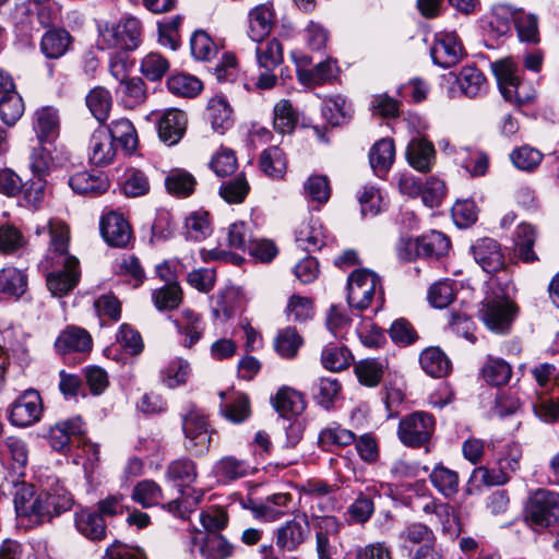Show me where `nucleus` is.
<instances>
[{
	"label": "nucleus",
	"mask_w": 559,
	"mask_h": 559,
	"mask_svg": "<svg viewBox=\"0 0 559 559\" xmlns=\"http://www.w3.org/2000/svg\"><path fill=\"white\" fill-rule=\"evenodd\" d=\"M121 100L126 108L133 109L147 98L145 83L140 78L128 79L120 86Z\"/></svg>",
	"instance_id": "obj_51"
},
{
	"label": "nucleus",
	"mask_w": 559,
	"mask_h": 559,
	"mask_svg": "<svg viewBox=\"0 0 559 559\" xmlns=\"http://www.w3.org/2000/svg\"><path fill=\"white\" fill-rule=\"evenodd\" d=\"M297 246L307 251L313 252L324 246V233L322 225L317 221L302 222L295 231Z\"/></svg>",
	"instance_id": "obj_31"
},
{
	"label": "nucleus",
	"mask_w": 559,
	"mask_h": 559,
	"mask_svg": "<svg viewBox=\"0 0 559 559\" xmlns=\"http://www.w3.org/2000/svg\"><path fill=\"white\" fill-rule=\"evenodd\" d=\"M92 346L93 341L90 333L78 326H68L59 334L55 342V348L60 355L90 353Z\"/></svg>",
	"instance_id": "obj_17"
},
{
	"label": "nucleus",
	"mask_w": 559,
	"mask_h": 559,
	"mask_svg": "<svg viewBox=\"0 0 559 559\" xmlns=\"http://www.w3.org/2000/svg\"><path fill=\"white\" fill-rule=\"evenodd\" d=\"M512 374L511 366L499 358H489L483 367V377L492 385L506 384Z\"/></svg>",
	"instance_id": "obj_57"
},
{
	"label": "nucleus",
	"mask_w": 559,
	"mask_h": 559,
	"mask_svg": "<svg viewBox=\"0 0 559 559\" xmlns=\"http://www.w3.org/2000/svg\"><path fill=\"white\" fill-rule=\"evenodd\" d=\"M86 105L93 116L103 122L108 118L111 108L110 93L104 87H95L86 96Z\"/></svg>",
	"instance_id": "obj_55"
},
{
	"label": "nucleus",
	"mask_w": 559,
	"mask_h": 559,
	"mask_svg": "<svg viewBox=\"0 0 559 559\" xmlns=\"http://www.w3.org/2000/svg\"><path fill=\"white\" fill-rule=\"evenodd\" d=\"M310 526L306 513L284 522L273 532L276 547L282 551H296L309 537Z\"/></svg>",
	"instance_id": "obj_9"
},
{
	"label": "nucleus",
	"mask_w": 559,
	"mask_h": 559,
	"mask_svg": "<svg viewBox=\"0 0 559 559\" xmlns=\"http://www.w3.org/2000/svg\"><path fill=\"white\" fill-rule=\"evenodd\" d=\"M273 12L270 4H260L250 12L249 35L254 41L264 39L272 27Z\"/></svg>",
	"instance_id": "obj_36"
},
{
	"label": "nucleus",
	"mask_w": 559,
	"mask_h": 559,
	"mask_svg": "<svg viewBox=\"0 0 559 559\" xmlns=\"http://www.w3.org/2000/svg\"><path fill=\"white\" fill-rule=\"evenodd\" d=\"M131 498L143 508H151L162 502L163 490L156 481L144 479L133 487Z\"/></svg>",
	"instance_id": "obj_39"
},
{
	"label": "nucleus",
	"mask_w": 559,
	"mask_h": 559,
	"mask_svg": "<svg viewBox=\"0 0 559 559\" xmlns=\"http://www.w3.org/2000/svg\"><path fill=\"white\" fill-rule=\"evenodd\" d=\"M74 525L78 532L92 542H100L107 535L105 520L97 511L84 508L74 513Z\"/></svg>",
	"instance_id": "obj_20"
},
{
	"label": "nucleus",
	"mask_w": 559,
	"mask_h": 559,
	"mask_svg": "<svg viewBox=\"0 0 559 559\" xmlns=\"http://www.w3.org/2000/svg\"><path fill=\"white\" fill-rule=\"evenodd\" d=\"M100 234L104 240L111 247L124 248L132 238L129 222L118 212H109L100 218Z\"/></svg>",
	"instance_id": "obj_15"
},
{
	"label": "nucleus",
	"mask_w": 559,
	"mask_h": 559,
	"mask_svg": "<svg viewBox=\"0 0 559 559\" xmlns=\"http://www.w3.org/2000/svg\"><path fill=\"white\" fill-rule=\"evenodd\" d=\"M192 56L202 61L211 60L217 52V47L211 37L203 31L193 33L190 40Z\"/></svg>",
	"instance_id": "obj_62"
},
{
	"label": "nucleus",
	"mask_w": 559,
	"mask_h": 559,
	"mask_svg": "<svg viewBox=\"0 0 559 559\" xmlns=\"http://www.w3.org/2000/svg\"><path fill=\"white\" fill-rule=\"evenodd\" d=\"M352 104L343 96H334L325 102L323 114L332 126L345 123L352 116Z\"/></svg>",
	"instance_id": "obj_54"
},
{
	"label": "nucleus",
	"mask_w": 559,
	"mask_h": 559,
	"mask_svg": "<svg viewBox=\"0 0 559 559\" xmlns=\"http://www.w3.org/2000/svg\"><path fill=\"white\" fill-rule=\"evenodd\" d=\"M479 318L496 333H507L518 313V306L507 297L487 296L480 304Z\"/></svg>",
	"instance_id": "obj_6"
},
{
	"label": "nucleus",
	"mask_w": 559,
	"mask_h": 559,
	"mask_svg": "<svg viewBox=\"0 0 559 559\" xmlns=\"http://www.w3.org/2000/svg\"><path fill=\"white\" fill-rule=\"evenodd\" d=\"M353 359L348 348L335 344H329L324 347L321 355V361L325 369L331 371H341L346 369Z\"/></svg>",
	"instance_id": "obj_49"
},
{
	"label": "nucleus",
	"mask_w": 559,
	"mask_h": 559,
	"mask_svg": "<svg viewBox=\"0 0 559 559\" xmlns=\"http://www.w3.org/2000/svg\"><path fill=\"white\" fill-rule=\"evenodd\" d=\"M435 147L425 139H413L406 150V157L412 167L418 171H429L435 160Z\"/></svg>",
	"instance_id": "obj_28"
},
{
	"label": "nucleus",
	"mask_w": 559,
	"mask_h": 559,
	"mask_svg": "<svg viewBox=\"0 0 559 559\" xmlns=\"http://www.w3.org/2000/svg\"><path fill=\"white\" fill-rule=\"evenodd\" d=\"M41 413L40 395L34 390H28L12 403L10 420L14 426L28 427L39 421Z\"/></svg>",
	"instance_id": "obj_10"
},
{
	"label": "nucleus",
	"mask_w": 559,
	"mask_h": 559,
	"mask_svg": "<svg viewBox=\"0 0 559 559\" xmlns=\"http://www.w3.org/2000/svg\"><path fill=\"white\" fill-rule=\"evenodd\" d=\"M286 314L288 319L295 322H304L313 316L312 300L300 295H293L288 299L286 306Z\"/></svg>",
	"instance_id": "obj_63"
},
{
	"label": "nucleus",
	"mask_w": 559,
	"mask_h": 559,
	"mask_svg": "<svg viewBox=\"0 0 559 559\" xmlns=\"http://www.w3.org/2000/svg\"><path fill=\"white\" fill-rule=\"evenodd\" d=\"M259 165L266 176L274 179L283 178L287 167L285 154L278 146L265 148L260 155Z\"/></svg>",
	"instance_id": "obj_35"
},
{
	"label": "nucleus",
	"mask_w": 559,
	"mask_h": 559,
	"mask_svg": "<svg viewBox=\"0 0 559 559\" xmlns=\"http://www.w3.org/2000/svg\"><path fill=\"white\" fill-rule=\"evenodd\" d=\"M384 368L382 361L368 358L355 365V373L361 384L373 388L382 380Z\"/></svg>",
	"instance_id": "obj_50"
},
{
	"label": "nucleus",
	"mask_w": 559,
	"mask_h": 559,
	"mask_svg": "<svg viewBox=\"0 0 559 559\" xmlns=\"http://www.w3.org/2000/svg\"><path fill=\"white\" fill-rule=\"evenodd\" d=\"M206 119L210 121L212 129L219 134H224L233 127V108L225 96L215 95L209 100Z\"/></svg>",
	"instance_id": "obj_23"
},
{
	"label": "nucleus",
	"mask_w": 559,
	"mask_h": 559,
	"mask_svg": "<svg viewBox=\"0 0 559 559\" xmlns=\"http://www.w3.org/2000/svg\"><path fill=\"white\" fill-rule=\"evenodd\" d=\"M33 129L37 141L48 143L55 141L60 130L58 110L51 106L37 109L33 116Z\"/></svg>",
	"instance_id": "obj_21"
},
{
	"label": "nucleus",
	"mask_w": 559,
	"mask_h": 559,
	"mask_svg": "<svg viewBox=\"0 0 559 559\" xmlns=\"http://www.w3.org/2000/svg\"><path fill=\"white\" fill-rule=\"evenodd\" d=\"M27 288V276L15 267H4L0 271V293L20 297Z\"/></svg>",
	"instance_id": "obj_40"
},
{
	"label": "nucleus",
	"mask_w": 559,
	"mask_h": 559,
	"mask_svg": "<svg viewBox=\"0 0 559 559\" xmlns=\"http://www.w3.org/2000/svg\"><path fill=\"white\" fill-rule=\"evenodd\" d=\"M165 475L182 496L185 488H189L198 477L197 463L188 457L176 459L167 465Z\"/></svg>",
	"instance_id": "obj_22"
},
{
	"label": "nucleus",
	"mask_w": 559,
	"mask_h": 559,
	"mask_svg": "<svg viewBox=\"0 0 559 559\" xmlns=\"http://www.w3.org/2000/svg\"><path fill=\"white\" fill-rule=\"evenodd\" d=\"M181 427L185 435V448L193 455L205 454L211 445V425L204 412L193 404H189L181 413Z\"/></svg>",
	"instance_id": "obj_3"
},
{
	"label": "nucleus",
	"mask_w": 559,
	"mask_h": 559,
	"mask_svg": "<svg viewBox=\"0 0 559 559\" xmlns=\"http://www.w3.org/2000/svg\"><path fill=\"white\" fill-rule=\"evenodd\" d=\"M251 228L248 223L239 221L227 228V246L234 249L248 251V247L254 242Z\"/></svg>",
	"instance_id": "obj_58"
},
{
	"label": "nucleus",
	"mask_w": 559,
	"mask_h": 559,
	"mask_svg": "<svg viewBox=\"0 0 559 559\" xmlns=\"http://www.w3.org/2000/svg\"><path fill=\"white\" fill-rule=\"evenodd\" d=\"M433 488L447 499L453 498L460 490V476L454 469L437 464L429 474Z\"/></svg>",
	"instance_id": "obj_27"
},
{
	"label": "nucleus",
	"mask_w": 559,
	"mask_h": 559,
	"mask_svg": "<svg viewBox=\"0 0 559 559\" xmlns=\"http://www.w3.org/2000/svg\"><path fill=\"white\" fill-rule=\"evenodd\" d=\"M421 368L433 378L447 376L451 370V361L438 347L425 349L419 357Z\"/></svg>",
	"instance_id": "obj_33"
},
{
	"label": "nucleus",
	"mask_w": 559,
	"mask_h": 559,
	"mask_svg": "<svg viewBox=\"0 0 559 559\" xmlns=\"http://www.w3.org/2000/svg\"><path fill=\"white\" fill-rule=\"evenodd\" d=\"M307 197L319 204L326 203L331 197V187L326 176H310L304 185Z\"/></svg>",
	"instance_id": "obj_60"
},
{
	"label": "nucleus",
	"mask_w": 559,
	"mask_h": 559,
	"mask_svg": "<svg viewBox=\"0 0 559 559\" xmlns=\"http://www.w3.org/2000/svg\"><path fill=\"white\" fill-rule=\"evenodd\" d=\"M405 549H414L411 546H420L435 543L437 540L435 533L427 525L413 523L407 525L399 535Z\"/></svg>",
	"instance_id": "obj_43"
},
{
	"label": "nucleus",
	"mask_w": 559,
	"mask_h": 559,
	"mask_svg": "<svg viewBox=\"0 0 559 559\" xmlns=\"http://www.w3.org/2000/svg\"><path fill=\"white\" fill-rule=\"evenodd\" d=\"M301 344V336L295 328L290 326L281 330L274 340V348L283 358L295 357Z\"/></svg>",
	"instance_id": "obj_52"
},
{
	"label": "nucleus",
	"mask_w": 559,
	"mask_h": 559,
	"mask_svg": "<svg viewBox=\"0 0 559 559\" xmlns=\"http://www.w3.org/2000/svg\"><path fill=\"white\" fill-rule=\"evenodd\" d=\"M492 72L498 84L521 85L519 67L511 58H504L491 63Z\"/></svg>",
	"instance_id": "obj_64"
},
{
	"label": "nucleus",
	"mask_w": 559,
	"mask_h": 559,
	"mask_svg": "<svg viewBox=\"0 0 559 559\" xmlns=\"http://www.w3.org/2000/svg\"><path fill=\"white\" fill-rule=\"evenodd\" d=\"M195 183L194 177L182 169L171 170L165 179L167 191L173 195L182 198L193 192Z\"/></svg>",
	"instance_id": "obj_48"
},
{
	"label": "nucleus",
	"mask_w": 559,
	"mask_h": 559,
	"mask_svg": "<svg viewBox=\"0 0 559 559\" xmlns=\"http://www.w3.org/2000/svg\"><path fill=\"white\" fill-rule=\"evenodd\" d=\"M383 288L380 277L368 269H357L347 280V302L358 310L367 309L373 299L383 302Z\"/></svg>",
	"instance_id": "obj_4"
},
{
	"label": "nucleus",
	"mask_w": 559,
	"mask_h": 559,
	"mask_svg": "<svg viewBox=\"0 0 559 559\" xmlns=\"http://www.w3.org/2000/svg\"><path fill=\"white\" fill-rule=\"evenodd\" d=\"M24 102L15 91L7 93L0 98V119L8 127H13L24 114Z\"/></svg>",
	"instance_id": "obj_41"
},
{
	"label": "nucleus",
	"mask_w": 559,
	"mask_h": 559,
	"mask_svg": "<svg viewBox=\"0 0 559 559\" xmlns=\"http://www.w3.org/2000/svg\"><path fill=\"white\" fill-rule=\"evenodd\" d=\"M377 493L374 487L366 488V491L359 492L354 502L348 507L350 520L356 523H366L374 512L373 495Z\"/></svg>",
	"instance_id": "obj_42"
},
{
	"label": "nucleus",
	"mask_w": 559,
	"mask_h": 559,
	"mask_svg": "<svg viewBox=\"0 0 559 559\" xmlns=\"http://www.w3.org/2000/svg\"><path fill=\"white\" fill-rule=\"evenodd\" d=\"M69 186L78 194L98 195L106 192L109 181L100 170H83L69 178Z\"/></svg>",
	"instance_id": "obj_19"
},
{
	"label": "nucleus",
	"mask_w": 559,
	"mask_h": 559,
	"mask_svg": "<svg viewBox=\"0 0 559 559\" xmlns=\"http://www.w3.org/2000/svg\"><path fill=\"white\" fill-rule=\"evenodd\" d=\"M72 43L70 33L63 28L47 31L40 40V51L48 59H59L67 53Z\"/></svg>",
	"instance_id": "obj_29"
},
{
	"label": "nucleus",
	"mask_w": 559,
	"mask_h": 559,
	"mask_svg": "<svg viewBox=\"0 0 559 559\" xmlns=\"http://www.w3.org/2000/svg\"><path fill=\"white\" fill-rule=\"evenodd\" d=\"M475 261L487 273L503 271L506 261L500 245L492 238L478 239L471 248Z\"/></svg>",
	"instance_id": "obj_16"
},
{
	"label": "nucleus",
	"mask_w": 559,
	"mask_h": 559,
	"mask_svg": "<svg viewBox=\"0 0 559 559\" xmlns=\"http://www.w3.org/2000/svg\"><path fill=\"white\" fill-rule=\"evenodd\" d=\"M48 233L50 236L49 254L57 258V264L62 265V270L51 272L47 275V287L53 296L62 297L70 293L79 283L80 269L79 260L68 254L69 228L59 219L48 222ZM53 259V257H50Z\"/></svg>",
	"instance_id": "obj_1"
},
{
	"label": "nucleus",
	"mask_w": 559,
	"mask_h": 559,
	"mask_svg": "<svg viewBox=\"0 0 559 559\" xmlns=\"http://www.w3.org/2000/svg\"><path fill=\"white\" fill-rule=\"evenodd\" d=\"M430 55L436 64L450 68L463 58L464 49L454 32H439L436 34Z\"/></svg>",
	"instance_id": "obj_11"
},
{
	"label": "nucleus",
	"mask_w": 559,
	"mask_h": 559,
	"mask_svg": "<svg viewBox=\"0 0 559 559\" xmlns=\"http://www.w3.org/2000/svg\"><path fill=\"white\" fill-rule=\"evenodd\" d=\"M169 70L168 60L158 52H150L143 57L140 71L150 81H159Z\"/></svg>",
	"instance_id": "obj_56"
},
{
	"label": "nucleus",
	"mask_w": 559,
	"mask_h": 559,
	"mask_svg": "<svg viewBox=\"0 0 559 559\" xmlns=\"http://www.w3.org/2000/svg\"><path fill=\"white\" fill-rule=\"evenodd\" d=\"M341 383L335 378H320L312 384L313 399L329 409L341 392Z\"/></svg>",
	"instance_id": "obj_47"
},
{
	"label": "nucleus",
	"mask_w": 559,
	"mask_h": 559,
	"mask_svg": "<svg viewBox=\"0 0 559 559\" xmlns=\"http://www.w3.org/2000/svg\"><path fill=\"white\" fill-rule=\"evenodd\" d=\"M297 122L298 114L289 100L281 99L275 104L273 124L276 131L289 134L296 128Z\"/></svg>",
	"instance_id": "obj_44"
},
{
	"label": "nucleus",
	"mask_w": 559,
	"mask_h": 559,
	"mask_svg": "<svg viewBox=\"0 0 559 559\" xmlns=\"http://www.w3.org/2000/svg\"><path fill=\"white\" fill-rule=\"evenodd\" d=\"M152 300L158 311H170L181 304L182 290L177 283H168L153 292Z\"/></svg>",
	"instance_id": "obj_45"
},
{
	"label": "nucleus",
	"mask_w": 559,
	"mask_h": 559,
	"mask_svg": "<svg viewBox=\"0 0 559 559\" xmlns=\"http://www.w3.org/2000/svg\"><path fill=\"white\" fill-rule=\"evenodd\" d=\"M356 441L355 433L338 425L324 428L319 435V444L323 449L331 447H347Z\"/></svg>",
	"instance_id": "obj_53"
},
{
	"label": "nucleus",
	"mask_w": 559,
	"mask_h": 559,
	"mask_svg": "<svg viewBox=\"0 0 559 559\" xmlns=\"http://www.w3.org/2000/svg\"><path fill=\"white\" fill-rule=\"evenodd\" d=\"M258 64L264 70H274L283 62V46L276 38L257 41Z\"/></svg>",
	"instance_id": "obj_34"
},
{
	"label": "nucleus",
	"mask_w": 559,
	"mask_h": 559,
	"mask_svg": "<svg viewBox=\"0 0 559 559\" xmlns=\"http://www.w3.org/2000/svg\"><path fill=\"white\" fill-rule=\"evenodd\" d=\"M99 44L103 48L122 51L135 50L142 40V24L134 16H123L118 22H106L98 26Z\"/></svg>",
	"instance_id": "obj_2"
},
{
	"label": "nucleus",
	"mask_w": 559,
	"mask_h": 559,
	"mask_svg": "<svg viewBox=\"0 0 559 559\" xmlns=\"http://www.w3.org/2000/svg\"><path fill=\"white\" fill-rule=\"evenodd\" d=\"M167 87L174 95L191 98L200 94L203 85L195 76L179 73L167 80Z\"/></svg>",
	"instance_id": "obj_46"
},
{
	"label": "nucleus",
	"mask_w": 559,
	"mask_h": 559,
	"mask_svg": "<svg viewBox=\"0 0 559 559\" xmlns=\"http://www.w3.org/2000/svg\"><path fill=\"white\" fill-rule=\"evenodd\" d=\"M525 520L536 528L559 523V492L546 488L531 491L525 506Z\"/></svg>",
	"instance_id": "obj_5"
},
{
	"label": "nucleus",
	"mask_w": 559,
	"mask_h": 559,
	"mask_svg": "<svg viewBox=\"0 0 559 559\" xmlns=\"http://www.w3.org/2000/svg\"><path fill=\"white\" fill-rule=\"evenodd\" d=\"M293 497L288 492H277L267 496L263 501L249 500L246 508L252 512L254 519L263 522H275L288 513V506Z\"/></svg>",
	"instance_id": "obj_14"
},
{
	"label": "nucleus",
	"mask_w": 559,
	"mask_h": 559,
	"mask_svg": "<svg viewBox=\"0 0 559 559\" xmlns=\"http://www.w3.org/2000/svg\"><path fill=\"white\" fill-rule=\"evenodd\" d=\"M272 405L282 417H293L302 413L306 403L301 393L289 386L281 388L271 399Z\"/></svg>",
	"instance_id": "obj_26"
},
{
	"label": "nucleus",
	"mask_w": 559,
	"mask_h": 559,
	"mask_svg": "<svg viewBox=\"0 0 559 559\" xmlns=\"http://www.w3.org/2000/svg\"><path fill=\"white\" fill-rule=\"evenodd\" d=\"M510 158L518 169L532 171L540 164L543 154L534 147L523 145L515 148Z\"/></svg>",
	"instance_id": "obj_61"
},
{
	"label": "nucleus",
	"mask_w": 559,
	"mask_h": 559,
	"mask_svg": "<svg viewBox=\"0 0 559 559\" xmlns=\"http://www.w3.org/2000/svg\"><path fill=\"white\" fill-rule=\"evenodd\" d=\"M450 246V239L444 234L431 230L416 239L402 241L399 255L406 261L413 259V252L416 257L440 258L449 252Z\"/></svg>",
	"instance_id": "obj_8"
},
{
	"label": "nucleus",
	"mask_w": 559,
	"mask_h": 559,
	"mask_svg": "<svg viewBox=\"0 0 559 559\" xmlns=\"http://www.w3.org/2000/svg\"><path fill=\"white\" fill-rule=\"evenodd\" d=\"M187 128V116L182 110L173 108L166 110L158 120L159 139L167 145L177 144Z\"/></svg>",
	"instance_id": "obj_18"
},
{
	"label": "nucleus",
	"mask_w": 559,
	"mask_h": 559,
	"mask_svg": "<svg viewBox=\"0 0 559 559\" xmlns=\"http://www.w3.org/2000/svg\"><path fill=\"white\" fill-rule=\"evenodd\" d=\"M90 160L96 166L110 164L116 156V148L105 128L96 129L90 140Z\"/></svg>",
	"instance_id": "obj_24"
},
{
	"label": "nucleus",
	"mask_w": 559,
	"mask_h": 559,
	"mask_svg": "<svg viewBox=\"0 0 559 559\" xmlns=\"http://www.w3.org/2000/svg\"><path fill=\"white\" fill-rule=\"evenodd\" d=\"M177 329L179 343L185 348H192L204 335L205 323L200 313L185 308L178 316L169 317Z\"/></svg>",
	"instance_id": "obj_12"
},
{
	"label": "nucleus",
	"mask_w": 559,
	"mask_h": 559,
	"mask_svg": "<svg viewBox=\"0 0 559 559\" xmlns=\"http://www.w3.org/2000/svg\"><path fill=\"white\" fill-rule=\"evenodd\" d=\"M221 413L231 423H242L250 416L249 399L237 393L233 400L221 405Z\"/></svg>",
	"instance_id": "obj_59"
},
{
	"label": "nucleus",
	"mask_w": 559,
	"mask_h": 559,
	"mask_svg": "<svg viewBox=\"0 0 559 559\" xmlns=\"http://www.w3.org/2000/svg\"><path fill=\"white\" fill-rule=\"evenodd\" d=\"M106 130L112 142H119L127 152L131 153L136 148L138 134L130 120L126 118L114 120Z\"/></svg>",
	"instance_id": "obj_37"
},
{
	"label": "nucleus",
	"mask_w": 559,
	"mask_h": 559,
	"mask_svg": "<svg viewBox=\"0 0 559 559\" xmlns=\"http://www.w3.org/2000/svg\"><path fill=\"white\" fill-rule=\"evenodd\" d=\"M455 83L461 93L471 98L483 94L487 88L486 78L475 66L463 67L455 74Z\"/></svg>",
	"instance_id": "obj_30"
},
{
	"label": "nucleus",
	"mask_w": 559,
	"mask_h": 559,
	"mask_svg": "<svg viewBox=\"0 0 559 559\" xmlns=\"http://www.w3.org/2000/svg\"><path fill=\"white\" fill-rule=\"evenodd\" d=\"M86 433V425L81 416L59 420L51 426L47 433L50 447L55 451L64 452L74 439L82 438Z\"/></svg>",
	"instance_id": "obj_13"
},
{
	"label": "nucleus",
	"mask_w": 559,
	"mask_h": 559,
	"mask_svg": "<svg viewBox=\"0 0 559 559\" xmlns=\"http://www.w3.org/2000/svg\"><path fill=\"white\" fill-rule=\"evenodd\" d=\"M200 550L204 559H227L234 554V545L222 534L214 533L206 535Z\"/></svg>",
	"instance_id": "obj_38"
},
{
	"label": "nucleus",
	"mask_w": 559,
	"mask_h": 559,
	"mask_svg": "<svg viewBox=\"0 0 559 559\" xmlns=\"http://www.w3.org/2000/svg\"><path fill=\"white\" fill-rule=\"evenodd\" d=\"M394 142L388 138L377 141L369 152L370 165L378 176L386 174L394 162Z\"/></svg>",
	"instance_id": "obj_32"
},
{
	"label": "nucleus",
	"mask_w": 559,
	"mask_h": 559,
	"mask_svg": "<svg viewBox=\"0 0 559 559\" xmlns=\"http://www.w3.org/2000/svg\"><path fill=\"white\" fill-rule=\"evenodd\" d=\"M435 426L432 415L426 412H414L400 420L397 437L408 448L427 447L435 432Z\"/></svg>",
	"instance_id": "obj_7"
},
{
	"label": "nucleus",
	"mask_w": 559,
	"mask_h": 559,
	"mask_svg": "<svg viewBox=\"0 0 559 559\" xmlns=\"http://www.w3.org/2000/svg\"><path fill=\"white\" fill-rule=\"evenodd\" d=\"M248 461L235 455H225L215 462L213 474L221 483H229L246 477L250 473Z\"/></svg>",
	"instance_id": "obj_25"
}]
</instances>
